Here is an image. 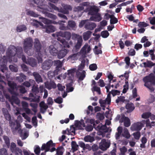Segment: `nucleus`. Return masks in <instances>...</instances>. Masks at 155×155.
Listing matches in <instances>:
<instances>
[{
    "mask_svg": "<svg viewBox=\"0 0 155 155\" xmlns=\"http://www.w3.org/2000/svg\"><path fill=\"white\" fill-rule=\"evenodd\" d=\"M86 72L84 71H78L77 73V75L80 81L83 80L86 76Z\"/></svg>",
    "mask_w": 155,
    "mask_h": 155,
    "instance_id": "obj_34",
    "label": "nucleus"
},
{
    "mask_svg": "<svg viewBox=\"0 0 155 155\" xmlns=\"http://www.w3.org/2000/svg\"><path fill=\"white\" fill-rule=\"evenodd\" d=\"M26 14L27 15L34 17H38V14L35 13L33 11L31 10H27L26 12Z\"/></svg>",
    "mask_w": 155,
    "mask_h": 155,
    "instance_id": "obj_45",
    "label": "nucleus"
},
{
    "mask_svg": "<svg viewBox=\"0 0 155 155\" xmlns=\"http://www.w3.org/2000/svg\"><path fill=\"white\" fill-rule=\"evenodd\" d=\"M76 71V69L75 68L71 69L68 70V73H65L61 77L64 79L67 78L68 79L70 80L71 81Z\"/></svg>",
    "mask_w": 155,
    "mask_h": 155,
    "instance_id": "obj_16",
    "label": "nucleus"
},
{
    "mask_svg": "<svg viewBox=\"0 0 155 155\" xmlns=\"http://www.w3.org/2000/svg\"><path fill=\"white\" fill-rule=\"evenodd\" d=\"M53 62L52 60H46L42 63L41 68L43 70H48L50 68Z\"/></svg>",
    "mask_w": 155,
    "mask_h": 155,
    "instance_id": "obj_20",
    "label": "nucleus"
},
{
    "mask_svg": "<svg viewBox=\"0 0 155 155\" xmlns=\"http://www.w3.org/2000/svg\"><path fill=\"white\" fill-rule=\"evenodd\" d=\"M97 128L101 133V135L102 137H109V134L107 132L108 129L107 128L105 125H102L100 124L97 126Z\"/></svg>",
    "mask_w": 155,
    "mask_h": 155,
    "instance_id": "obj_12",
    "label": "nucleus"
},
{
    "mask_svg": "<svg viewBox=\"0 0 155 155\" xmlns=\"http://www.w3.org/2000/svg\"><path fill=\"white\" fill-rule=\"evenodd\" d=\"M42 28L45 29V32L48 33L53 32L56 30L54 26L50 25H48L45 26L43 25Z\"/></svg>",
    "mask_w": 155,
    "mask_h": 155,
    "instance_id": "obj_27",
    "label": "nucleus"
},
{
    "mask_svg": "<svg viewBox=\"0 0 155 155\" xmlns=\"http://www.w3.org/2000/svg\"><path fill=\"white\" fill-rule=\"evenodd\" d=\"M64 150L62 147H58L56 150V155H63Z\"/></svg>",
    "mask_w": 155,
    "mask_h": 155,
    "instance_id": "obj_44",
    "label": "nucleus"
},
{
    "mask_svg": "<svg viewBox=\"0 0 155 155\" xmlns=\"http://www.w3.org/2000/svg\"><path fill=\"white\" fill-rule=\"evenodd\" d=\"M71 81L68 84H67V90L68 92L72 91L73 90V88L71 86Z\"/></svg>",
    "mask_w": 155,
    "mask_h": 155,
    "instance_id": "obj_60",
    "label": "nucleus"
},
{
    "mask_svg": "<svg viewBox=\"0 0 155 155\" xmlns=\"http://www.w3.org/2000/svg\"><path fill=\"white\" fill-rule=\"evenodd\" d=\"M76 24L75 22L73 21H69L68 22V24L67 25V29H72L75 30L76 28Z\"/></svg>",
    "mask_w": 155,
    "mask_h": 155,
    "instance_id": "obj_30",
    "label": "nucleus"
},
{
    "mask_svg": "<svg viewBox=\"0 0 155 155\" xmlns=\"http://www.w3.org/2000/svg\"><path fill=\"white\" fill-rule=\"evenodd\" d=\"M62 22H65V21H59L58 24L60 25L59 28L62 30H67L68 29L67 26L66 27L64 25V24Z\"/></svg>",
    "mask_w": 155,
    "mask_h": 155,
    "instance_id": "obj_43",
    "label": "nucleus"
},
{
    "mask_svg": "<svg viewBox=\"0 0 155 155\" xmlns=\"http://www.w3.org/2000/svg\"><path fill=\"white\" fill-rule=\"evenodd\" d=\"M145 120H142L141 122H138L133 124L130 127L132 130H139L143 127L145 124Z\"/></svg>",
    "mask_w": 155,
    "mask_h": 155,
    "instance_id": "obj_15",
    "label": "nucleus"
},
{
    "mask_svg": "<svg viewBox=\"0 0 155 155\" xmlns=\"http://www.w3.org/2000/svg\"><path fill=\"white\" fill-rule=\"evenodd\" d=\"M3 138L5 141V143L8 147H9L10 146V141L8 137L6 136L3 137Z\"/></svg>",
    "mask_w": 155,
    "mask_h": 155,
    "instance_id": "obj_62",
    "label": "nucleus"
},
{
    "mask_svg": "<svg viewBox=\"0 0 155 155\" xmlns=\"http://www.w3.org/2000/svg\"><path fill=\"white\" fill-rule=\"evenodd\" d=\"M40 97L38 96H35L33 94L31 93L29 94V97H25L24 99L29 100L30 101H34L38 102L40 101Z\"/></svg>",
    "mask_w": 155,
    "mask_h": 155,
    "instance_id": "obj_24",
    "label": "nucleus"
},
{
    "mask_svg": "<svg viewBox=\"0 0 155 155\" xmlns=\"http://www.w3.org/2000/svg\"><path fill=\"white\" fill-rule=\"evenodd\" d=\"M150 115V112H145L141 115L142 118L147 119L148 118Z\"/></svg>",
    "mask_w": 155,
    "mask_h": 155,
    "instance_id": "obj_59",
    "label": "nucleus"
},
{
    "mask_svg": "<svg viewBox=\"0 0 155 155\" xmlns=\"http://www.w3.org/2000/svg\"><path fill=\"white\" fill-rule=\"evenodd\" d=\"M33 86L32 89V91L35 94H37L39 92V89L37 87V86H35L34 85H33Z\"/></svg>",
    "mask_w": 155,
    "mask_h": 155,
    "instance_id": "obj_57",
    "label": "nucleus"
},
{
    "mask_svg": "<svg viewBox=\"0 0 155 155\" xmlns=\"http://www.w3.org/2000/svg\"><path fill=\"white\" fill-rule=\"evenodd\" d=\"M29 135V132L28 131H25L24 133L21 134V137L22 140H24L26 139Z\"/></svg>",
    "mask_w": 155,
    "mask_h": 155,
    "instance_id": "obj_54",
    "label": "nucleus"
},
{
    "mask_svg": "<svg viewBox=\"0 0 155 155\" xmlns=\"http://www.w3.org/2000/svg\"><path fill=\"white\" fill-rule=\"evenodd\" d=\"M56 35L58 37L61 36L62 37L65 38L68 40H70L71 37V33L68 31L57 32Z\"/></svg>",
    "mask_w": 155,
    "mask_h": 155,
    "instance_id": "obj_21",
    "label": "nucleus"
},
{
    "mask_svg": "<svg viewBox=\"0 0 155 155\" xmlns=\"http://www.w3.org/2000/svg\"><path fill=\"white\" fill-rule=\"evenodd\" d=\"M26 27L25 25H18L16 28V31L17 32H21L25 30Z\"/></svg>",
    "mask_w": 155,
    "mask_h": 155,
    "instance_id": "obj_40",
    "label": "nucleus"
},
{
    "mask_svg": "<svg viewBox=\"0 0 155 155\" xmlns=\"http://www.w3.org/2000/svg\"><path fill=\"white\" fill-rule=\"evenodd\" d=\"M92 32L90 31H87L83 33V36L84 40H87L90 37Z\"/></svg>",
    "mask_w": 155,
    "mask_h": 155,
    "instance_id": "obj_37",
    "label": "nucleus"
},
{
    "mask_svg": "<svg viewBox=\"0 0 155 155\" xmlns=\"http://www.w3.org/2000/svg\"><path fill=\"white\" fill-rule=\"evenodd\" d=\"M83 41L82 39H81L78 40V41L77 42L75 46L74 47L76 49H79L81 47L82 45V42Z\"/></svg>",
    "mask_w": 155,
    "mask_h": 155,
    "instance_id": "obj_53",
    "label": "nucleus"
},
{
    "mask_svg": "<svg viewBox=\"0 0 155 155\" xmlns=\"http://www.w3.org/2000/svg\"><path fill=\"white\" fill-rule=\"evenodd\" d=\"M91 50L90 46L86 44L81 49L80 53L83 57H85V55L89 53Z\"/></svg>",
    "mask_w": 155,
    "mask_h": 155,
    "instance_id": "obj_17",
    "label": "nucleus"
},
{
    "mask_svg": "<svg viewBox=\"0 0 155 155\" xmlns=\"http://www.w3.org/2000/svg\"><path fill=\"white\" fill-rule=\"evenodd\" d=\"M94 51L95 54H98L102 53V51L101 48L100 47L95 46V48L94 49Z\"/></svg>",
    "mask_w": 155,
    "mask_h": 155,
    "instance_id": "obj_49",
    "label": "nucleus"
},
{
    "mask_svg": "<svg viewBox=\"0 0 155 155\" xmlns=\"http://www.w3.org/2000/svg\"><path fill=\"white\" fill-rule=\"evenodd\" d=\"M53 63L55 66H56L57 68H61L62 65V63L59 60L54 61L53 62Z\"/></svg>",
    "mask_w": 155,
    "mask_h": 155,
    "instance_id": "obj_51",
    "label": "nucleus"
},
{
    "mask_svg": "<svg viewBox=\"0 0 155 155\" xmlns=\"http://www.w3.org/2000/svg\"><path fill=\"white\" fill-rule=\"evenodd\" d=\"M143 80L145 83L144 86L149 88L151 91H153V88L150 86L155 82V77L154 76L153 74H151L149 76L145 77L143 78Z\"/></svg>",
    "mask_w": 155,
    "mask_h": 155,
    "instance_id": "obj_6",
    "label": "nucleus"
},
{
    "mask_svg": "<svg viewBox=\"0 0 155 155\" xmlns=\"http://www.w3.org/2000/svg\"><path fill=\"white\" fill-rule=\"evenodd\" d=\"M120 122H124V125L126 127H128L130 125V121L129 119L127 117H125L124 115H121Z\"/></svg>",
    "mask_w": 155,
    "mask_h": 155,
    "instance_id": "obj_23",
    "label": "nucleus"
},
{
    "mask_svg": "<svg viewBox=\"0 0 155 155\" xmlns=\"http://www.w3.org/2000/svg\"><path fill=\"white\" fill-rule=\"evenodd\" d=\"M69 51L62 47L58 50L57 55L59 59H61L64 57L68 54Z\"/></svg>",
    "mask_w": 155,
    "mask_h": 155,
    "instance_id": "obj_19",
    "label": "nucleus"
},
{
    "mask_svg": "<svg viewBox=\"0 0 155 155\" xmlns=\"http://www.w3.org/2000/svg\"><path fill=\"white\" fill-rule=\"evenodd\" d=\"M75 125L76 129L78 130L83 129L84 127H85V124L83 120L76 121Z\"/></svg>",
    "mask_w": 155,
    "mask_h": 155,
    "instance_id": "obj_26",
    "label": "nucleus"
},
{
    "mask_svg": "<svg viewBox=\"0 0 155 155\" xmlns=\"http://www.w3.org/2000/svg\"><path fill=\"white\" fill-rule=\"evenodd\" d=\"M117 130L118 132L116 134V137L117 139L118 138L120 135L121 134L122 132V128L121 127H119L117 128Z\"/></svg>",
    "mask_w": 155,
    "mask_h": 155,
    "instance_id": "obj_58",
    "label": "nucleus"
},
{
    "mask_svg": "<svg viewBox=\"0 0 155 155\" xmlns=\"http://www.w3.org/2000/svg\"><path fill=\"white\" fill-rule=\"evenodd\" d=\"M96 25L94 23L90 21L89 20L87 21L86 24L84 25V28L87 29L92 30L95 28Z\"/></svg>",
    "mask_w": 155,
    "mask_h": 155,
    "instance_id": "obj_25",
    "label": "nucleus"
},
{
    "mask_svg": "<svg viewBox=\"0 0 155 155\" xmlns=\"http://www.w3.org/2000/svg\"><path fill=\"white\" fill-rule=\"evenodd\" d=\"M34 48L35 50L38 52V57H37V58L38 62H41L42 61L41 56L43 54H45V51L43 48L41 47L39 40L37 38H35V40Z\"/></svg>",
    "mask_w": 155,
    "mask_h": 155,
    "instance_id": "obj_5",
    "label": "nucleus"
},
{
    "mask_svg": "<svg viewBox=\"0 0 155 155\" xmlns=\"http://www.w3.org/2000/svg\"><path fill=\"white\" fill-rule=\"evenodd\" d=\"M72 39L74 40L77 39V41L82 38L81 36L74 33L72 34Z\"/></svg>",
    "mask_w": 155,
    "mask_h": 155,
    "instance_id": "obj_55",
    "label": "nucleus"
},
{
    "mask_svg": "<svg viewBox=\"0 0 155 155\" xmlns=\"http://www.w3.org/2000/svg\"><path fill=\"white\" fill-rule=\"evenodd\" d=\"M34 3L39 5L37 10L45 14L46 16L49 18L55 19L57 17L54 15L47 12L49 11L52 12L53 9L56 10L59 12H61L65 14H68L69 11L72 10V8L69 5L62 4V5L63 8H58L54 5L49 3V6L45 5L43 2L42 0H32Z\"/></svg>",
    "mask_w": 155,
    "mask_h": 155,
    "instance_id": "obj_2",
    "label": "nucleus"
},
{
    "mask_svg": "<svg viewBox=\"0 0 155 155\" xmlns=\"http://www.w3.org/2000/svg\"><path fill=\"white\" fill-rule=\"evenodd\" d=\"M144 67H150L154 65V64L150 61H148L147 62L143 63Z\"/></svg>",
    "mask_w": 155,
    "mask_h": 155,
    "instance_id": "obj_47",
    "label": "nucleus"
},
{
    "mask_svg": "<svg viewBox=\"0 0 155 155\" xmlns=\"http://www.w3.org/2000/svg\"><path fill=\"white\" fill-rule=\"evenodd\" d=\"M45 87L48 90H50L52 88H55L56 87V84L53 81L50 82H46L45 83Z\"/></svg>",
    "mask_w": 155,
    "mask_h": 155,
    "instance_id": "obj_29",
    "label": "nucleus"
},
{
    "mask_svg": "<svg viewBox=\"0 0 155 155\" xmlns=\"http://www.w3.org/2000/svg\"><path fill=\"white\" fill-rule=\"evenodd\" d=\"M122 135L127 139L129 138L130 135L127 129L124 128L122 131Z\"/></svg>",
    "mask_w": 155,
    "mask_h": 155,
    "instance_id": "obj_38",
    "label": "nucleus"
},
{
    "mask_svg": "<svg viewBox=\"0 0 155 155\" xmlns=\"http://www.w3.org/2000/svg\"><path fill=\"white\" fill-rule=\"evenodd\" d=\"M40 149V147L37 145L35 146L34 147V152L37 155H39Z\"/></svg>",
    "mask_w": 155,
    "mask_h": 155,
    "instance_id": "obj_63",
    "label": "nucleus"
},
{
    "mask_svg": "<svg viewBox=\"0 0 155 155\" xmlns=\"http://www.w3.org/2000/svg\"><path fill=\"white\" fill-rule=\"evenodd\" d=\"M109 93L111 94L113 96H115L116 95H118L120 94L119 91L117 90H112L111 92H110Z\"/></svg>",
    "mask_w": 155,
    "mask_h": 155,
    "instance_id": "obj_64",
    "label": "nucleus"
},
{
    "mask_svg": "<svg viewBox=\"0 0 155 155\" xmlns=\"http://www.w3.org/2000/svg\"><path fill=\"white\" fill-rule=\"evenodd\" d=\"M10 149L11 151L14 153L16 152L17 151L20 150V149L19 147H16V144L13 142L11 143Z\"/></svg>",
    "mask_w": 155,
    "mask_h": 155,
    "instance_id": "obj_35",
    "label": "nucleus"
},
{
    "mask_svg": "<svg viewBox=\"0 0 155 155\" xmlns=\"http://www.w3.org/2000/svg\"><path fill=\"white\" fill-rule=\"evenodd\" d=\"M4 94L6 98L8 99L13 107H14V104H15L17 105H18L20 104V101L16 96L12 95L11 98H10L8 94L5 93V92H4Z\"/></svg>",
    "mask_w": 155,
    "mask_h": 155,
    "instance_id": "obj_13",
    "label": "nucleus"
},
{
    "mask_svg": "<svg viewBox=\"0 0 155 155\" xmlns=\"http://www.w3.org/2000/svg\"><path fill=\"white\" fill-rule=\"evenodd\" d=\"M8 84L10 89L9 90V91L12 94H15V91L17 90H18L20 92L22 93H25L26 91L25 88L22 86H19L17 87H16V84L13 82L8 81Z\"/></svg>",
    "mask_w": 155,
    "mask_h": 155,
    "instance_id": "obj_8",
    "label": "nucleus"
},
{
    "mask_svg": "<svg viewBox=\"0 0 155 155\" xmlns=\"http://www.w3.org/2000/svg\"><path fill=\"white\" fill-rule=\"evenodd\" d=\"M23 48L25 51L28 55L33 54L31 48L32 46V40L31 38H28L25 39L23 44Z\"/></svg>",
    "mask_w": 155,
    "mask_h": 155,
    "instance_id": "obj_7",
    "label": "nucleus"
},
{
    "mask_svg": "<svg viewBox=\"0 0 155 155\" xmlns=\"http://www.w3.org/2000/svg\"><path fill=\"white\" fill-rule=\"evenodd\" d=\"M40 110L41 113H44L48 108V106L44 102L41 101L40 104Z\"/></svg>",
    "mask_w": 155,
    "mask_h": 155,
    "instance_id": "obj_33",
    "label": "nucleus"
},
{
    "mask_svg": "<svg viewBox=\"0 0 155 155\" xmlns=\"http://www.w3.org/2000/svg\"><path fill=\"white\" fill-rule=\"evenodd\" d=\"M32 25L36 27H38L40 25L42 26V28L43 27V25L41 23L38 22L36 20H33Z\"/></svg>",
    "mask_w": 155,
    "mask_h": 155,
    "instance_id": "obj_48",
    "label": "nucleus"
},
{
    "mask_svg": "<svg viewBox=\"0 0 155 155\" xmlns=\"http://www.w3.org/2000/svg\"><path fill=\"white\" fill-rule=\"evenodd\" d=\"M62 46L58 42H56L53 45H51L49 47L48 50L51 55L54 56L57 55L58 50L61 48Z\"/></svg>",
    "mask_w": 155,
    "mask_h": 155,
    "instance_id": "obj_9",
    "label": "nucleus"
},
{
    "mask_svg": "<svg viewBox=\"0 0 155 155\" xmlns=\"http://www.w3.org/2000/svg\"><path fill=\"white\" fill-rule=\"evenodd\" d=\"M33 75L36 81L38 83L43 82V80L41 76L38 73L36 72H34L33 73Z\"/></svg>",
    "mask_w": 155,
    "mask_h": 155,
    "instance_id": "obj_31",
    "label": "nucleus"
},
{
    "mask_svg": "<svg viewBox=\"0 0 155 155\" xmlns=\"http://www.w3.org/2000/svg\"><path fill=\"white\" fill-rule=\"evenodd\" d=\"M79 54H80V53L73 54L69 56L68 59L71 61H72L76 60L78 59Z\"/></svg>",
    "mask_w": 155,
    "mask_h": 155,
    "instance_id": "obj_36",
    "label": "nucleus"
},
{
    "mask_svg": "<svg viewBox=\"0 0 155 155\" xmlns=\"http://www.w3.org/2000/svg\"><path fill=\"white\" fill-rule=\"evenodd\" d=\"M6 55L7 57L4 56L0 60V65L2 68L1 71L3 73L5 72L7 69L6 65L7 62V58L10 62L12 61L13 57V61L16 62L17 61L16 57H18L19 58H21L24 62L32 67H35L37 65L36 61L33 58H30L26 60L25 57L23 54L22 49L21 47L15 48L14 46H10L7 51Z\"/></svg>",
    "mask_w": 155,
    "mask_h": 155,
    "instance_id": "obj_1",
    "label": "nucleus"
},
{
    "mask_svg": "<svg viewBox=\"0 0 155 155\" xmlns=\"http://www.w3.org/2000/svg\"><path fill=\"white\" fill-rule=\"evenodd\" d=\"M35 84V81L33 80L30 79L29 82L25 81L23 83L24 85L27 87H29L31 85H34Z\"/></svg>",
    "mask_w": 155,
    "mask_h": 155,
    "instance_id": "obj_39",
    "label": "nucleus"
},
{
    "mask_svg": "<svg viewBox=\"0 0 155 155\" xmlns=\"http://www.w3.org/2000/svg\"><path fill=\"white\" fill-rule=\"evenodd\" d=\"M126 108L127 109V112L130 113L135 108L134 104L132 103H128L127 104L126 106Z\"/></svg>",
    "mask_w": 155,
    "mask_h": 155,
    "instance_id": "obj_32",
    "label": "nucleus"
},
{
    "mask_svg": "<svg viewBox=\"0 0 155 155\" xmlns=\"http://www.w3.org/2000/svg\"><path fill=\"white\" fill-rule=\"evenodd\" d=\"M146 126L151 127L152 126H154L155 125V122L154 121H152L151 123L150 122L149 119H147L145 121Z\"/></svg>",
    "mask_w": 155,
    "mask_h": 155,
    "instance_id": "obj_50",
    "label": "nucleus"
},
{
    "mask_svg": "<svg viewBox=\"0 0 155 155\" xmlns=\"http://www.w3.org/2000/svg\"><path fill=\"white\" fill-rule=\"evenodd\" d=\"M30 105L32 107V110L34 112L35 114L37 112V108L38 107V104L36 103H31Z\"/></svg>",
    "mask_w": 155,
    "mask_h": 155,
    "instance_id": "obj_52",
    "label": "nucleus"
},
{
    "mask_svg": "<svg viewBox=\"0 0 155 155\" xmlns=\"http://www.w3.org/2000/svg\"><path fill=\"white\" fill-rule=\"evenodd\" d=\"M2 110L6 119L9 121V126L11 127L13 134H15L17 133L21 132L20 128V125L19 123L13 118L12 119L7 109L3 108Z\"/></svg>",
    "mask_w": 155,
    "mask_h": 155,
    "instance_id": "obj_3",
    "label": "nucleus"
},
{
    "mask_svg": "<svg viewBox=\"0 0 155 155\" xmlns=\"http://www.w3.org/2000/svg\"><path fill=\"white\" fill-rule=\"evenodd\" d=\"M125 101L124 97L123 96H120L118 97L117 98L116 100V103H117L119 102H124Z\"/></svg>",
    "mask_w": 155,
    "mask_h": 155,
    "instance_id": "obj_56",
    "label": "nucleus"
},
{
    "mask_svg": "<svg viewBox=\"0 0 155 155\" xmlns=\"http://www.w3.org/2000/svg\"><path fill=\"white\" fill-rule=\"evenodd\" d=\"M110 141L109 140H106L104 139L102 140L99 143V148L103 150H105L110 146Z\"/></svg>",
    "mask_w": 155,
    "mask_h": 155,
    "instance_id": "obj_14",
    "label": "nucleus"
},
{
    "mask_svg": "<svg viewBox=\"0 0 155 155\" xmlns=\"http://www.w3.org/2000/svg\"><path fill=\"white\" fill-rule=\"evenodd\" d=\"M57 39L62 43L64 48H69L70 47V46L72 45L73 44L72 41H70L68 42L65 41L64 39L60 37H58L57 38Z\"/></svg>",
    "mask_w": 155,
    "mask_h": 155,
    "instance_id": "obj_22",
    "label": "nucleus"
},
{
    "mask_svg": "<svg viewBox=\"0 0 155 155\" xmlns=\"http://www.w3.org/2000/svg\"><path fill=\"white\" fill-rule=\"evenodd\" d=\"M55 144L53 143L52 140H50L46 144H43L41 150H45V152L44 153H41V155H45V152L46 151L50 150L51 152H52L55 150V148L54 147H52L51 149L50 150V148L51 147L54 146Z\"/></svg>",
    "mask_w": 155,
    "mask_h": 155,
    "instance_id": "obj_11",
    "label": "nucleus"
},
{
    "mask_svg": "<svg viewBox=\"0 0 155 155\" xmlns=\"http://www.w3.org/2000/svg\"><path fill=\"white\" fill-rule=\"evenodd\" d=\"M71 146L73 152H74L78 150V145L77 144L75 141H72L71 142Z\"/></svg>",
    "mask_w": 155,
    "mask_h": 155,
    "instance_id": "obj_42",
    "label": "nucleus"
},
{
    "mask_svg": "<svg viewBox=\"0 0 155 155\" xmlns=\"http://www.w3.org/2000/svg\"><path fill=\"white\" fill-rule=\"evenodd\" d=\"M84 140L86 142H92L94 140V139L93 137L90 135H87L84 138Z\"/></svg>",
    "mask_w": 155,
    "mask_h": 155,
    "instance_id": "obj_41",
    "label": "nucleus"
},
{
    "mask_svg": "<svg viewBox=\"0 0 155 155\" xmlns=\"http://www.w3.org/2000/svg\"><path fill=\"white\" fill-rule=\"evenodd\" d=\"M111 102V97L110 93H108L107 97L105 100L100 99L99 102L101 107H105L107 105L110 104Z\"/></svg>",
    "mask_w": 155,
    "mask_h": 155,
    "instance_id": "obj_18",
    "label": "nucleus"
},
{
    "mask_svg": "<svg viewBox=\"0 0 155 155\" xmlns=\"http://www.w3.org/2000/svg\"><path fill=\"white\" fill-rule=\"evenodd\" d=\"M88 60L86 58H84L81 61V64L78 66V71H81L84 68V65H88Z\"/></svg>",
    "mask_w": 155,
    "mask_h": 155,
    "instance_id": "obj_28",
    "label": "nucleus"
},
{
    "mask_svg": "<svg viewBox=\"0 0 155 155\" xmlns=\"http://www.w3.org/2000/svg\"><path fill=\"white\" fill-rule=\"evenodd\" d=\"M147 141V139L145 137H142L141 139L142 143L140 145V147L141 148H144L145 147V144L146 143Z\"/></svg>",
    "mask_w": 155,
    "mask_h": 155,
    "instance_id": "obj_46",
    "label": "nucleus"
},
{
    "mask_svg": "<svg viewBox=\"0 0 155 155\" xmlns=\"http://www.w3.org/2000/svg\"><path fill=\"white\" fill-rule=\"evenodd\" d=\"M85 11L88 12V14L92 15L90 18L91 20L99 21L101 20L100 15L98 13L99 9L95 6H88Z\"/></svg>",
    "mask_w": 155,
    "mask_h": 155,
    "instance_id": "obj_4",
    "label": "nucleus"
},
{
    "mask_svg": "<svg viewBox=\"0 0 155 155\" xmlns=\"http://www.w3.org/2000/svg\"><path fill=\"white\" fill-rule=\"evenodd\" d=\"M118 20L113 15L112 17L110 18V24H113L117 23Z\"/></svg>",
    "mask_w": 155,
    "mask_h": 155,
    "instance_id": "obj_61",
    "label": "nucleus"
},
{
    "mask_svg": "<svg viewBox=\"0 0 155 155\" xmlns=\"http://www.w3.org/2000/svg\"><path fill=\"white\" fill-rule=\"evenodd\" d=\"M85 122L87 125H85V129L88 132L91 131L93 129V127L91 124H93L94 127H96L95 123L98 124V122L96 121H95L94 119H85Z\"/></svg>",
    "mask_w": 155,
    "mask_h": 155,
    "instance_id": "obj_10",
    "label": "nucleus"
}]
</instances>
